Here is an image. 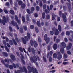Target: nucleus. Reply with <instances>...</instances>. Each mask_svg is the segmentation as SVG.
Wrapping results in <instances>:
<instances>
[{
    "mask_svg": "<svg viewBox=\"0 0 73 73\" xmlns=\"http://www.w3.org/2000/svg\"><path fill=\"white\" fill-rule=\"evenodd\" d=\"M64 58H66L67 57V54H64Z\"/></svg>",
    "mask_w": 73,
    "mask_h": 73,
    "instance_id": "obj_55",
    "label": "nucleus"
},
{
    "mask_svg": "<svg viewBox=\"0 0 73 73\" xmlns=\"http://www.w3.org/2000/svg\"><path fill=\"white\" fill-rule=\"evenodd\" d=\"M14 36L16 37L15 38V40L17 42H19V39L17 38V34H15L14 35Z\"/></svg>",
    "mask_w": 73,
    "mask_h": 73,
    "instance_id": "obj_17",
    "label": "nucleus"
},
{
    "mask_svg": "<svg viewBox=\"0 0 73 73\" xmlns=\"http://www.w3.org/2000/svg\"><path fill=\"white\" fill-rule=\"evenodd\" d=\"M5 62H8V63H9V60H7V59H5L4 60Z\"/></svg>",
    "mask_w": 73,
    "mask_h": 73,
    "instance_id": "obj_59",
    "label": "nucleus"
},
{
    "mask_svg": "<svg viewBox=\"0 0 73 73\" xmlns=\"http://www.w3.org/2000/svg\"><path fill=\"white\" fill-rule=\"evenodd\" d=\"M9 42L10 45H12L13 44V41H12V40H9Z\"/></svg>",
    "mask_w": 73,
    "mask_h": 73,
    "instance_id": "obj_30",
    "label": "nucleus"
},
{
    "mask_svg": "<svg viewBox=\"0 0 73 73\" xmlns=\"http://www.w3.org/2000/svg\"><path fill=\"white\" fill-rule=\"evenodd\" d=\"M30 28L32 29L34 28V25H31L30 26Z\"/></svg>",
    "mask_w": 73,
    "mask_h": 73,
    "instance_id": "obj_49",
    "label": "nucleus"
},
{
    "mask_svg": "<svg viewBox=\"0 0 73 73\" xmlns=\"http://www.w3.org/2000/svg\"><path fill=\"white\" fill-rule=\"evenodd\" d=\"M20 54L21 57V60L22 62V63L23 65H25V62L24 61V56H23V54L21 53V54Z\"/></svg>",
    "mask_w": 73,
    "mask_h": 73,
    "instance_id": "obj_11",
    "label": "nucleus"
},
{
    "mask_svg": "<svg viewBox=\"0 0 73 73\" xmlns=\"http://www.w3.org/2000/svg\"><path fill=\"white\" fill-rule=\"evenodd\" d=\"M33 57L34 59H33V58L32 57H31L30 58V61L32 63H33L34 62V63H36V61H37V59H38V61H40V57L38 56H37V58L36 57V56L35 55H34L33 56Z\"/></svg>",
    "mask_w": 73,
    "mask_h": 73,
    "instance_id": "obj_4",
    "label": "nucleus"
},
{
    "mask_svg": "<svg viewBox=\"0 0 73 73\" xmlns=\"http://www.w3.org/2000/svg\"><path fill=\"white\" fill-rule=\"evenodd\" d=\"M15 73H20V70H18L17 71V72L16 71H15Z\"/></svg>",
    "mask_w": 73,
    "mask_h": 73,
    "instance_id": "obj_62",
    "label": "nucleus"
},
{
    "mask_svg": "<svg viewBox=\"0 0 73 73\" xmlns=\"http://www.w3.org/2000/svg\"><path fill=\"white\" fill-rule=\"evenodd\" d=\"M59 14L60 17H62L63 19V21L65 23H66L67 20L66 19V16L64 13H62V11H60L59 12Z\"/></svg>",
    "mask_w": 73,
    "mask_h": 73,
    "instance_id": "obj_5",
    "label": "nucleus"
},
{
    "mask_svg": "<svg viewBox=\"0 0 73 73\" xmlns=\"http://www.w3.org/2000/svg\"><path fill=\"white\" fill-rule=\"evenodd\" d=\"M40 21H38L37 22V25L39 27H41V25H40Z\"/></svg>",
    "mask_w": 73,
    "mask_h": 73,
    "instance_id": "obj_37",
    "label": "nucleus"
},
{
    "mask_svg": "<svg viewBox=\"0 0 73 73\" xmlns=\"http://www.w3.org/2000/svg\"><path fill=\"white\" fill-rule=\"evenodd\" d=\"M26 19L27 21H30V19H29V17L28 15H27L26 16Z\"/></svg>",
    "mask_w": 73,
    "mask_h": 73,
    "instance_id": "obj_25",
    "label": "nucleus"
},
{
    "mask_svg": "<svg viewBox=\"0 0 73 73\" xmlns=\"http://www.w3.org/2000/svg\"><path fill=\"white\" fill-rule=\"evenodd\" d=\"M50 39L49 38H48L47 34H45L44 35V40L46 41V44H48L49 42Z\"/></svg>",
    "mask_w": 73,
    "mask_h": 73,
    "instance_id": "obj_9",
    "label": "nucleus"
},
{
    "mask_svg": "<svg viewBox=\"0 0 73 73\" xmlns=\"http://www.w3.org/2000/svg\"><path fill=\"white\" fill-rule=\"evenodd\" d=\"M53 5H51L50 6V10H52V9H53Z\"/></svg>",
    "mask_w": 73,
    "mask_h": 73,
    "instance_id": "obj_48",
    "label": "nucleus"
},
{
    "mask_svg": "<svg viewBox=\"0 0 73 73\" xmlns=\"http://www.w3.org/2000/svg\"><path fill=\"white\" fill-rule=\"evenodd\" d=\"M49 62H52V58L51 56L49 57Z\"/></svg>",
    "mask_w": 73,
    "mask_h": 73,
    "instance_id": "obj_50",
    "label": "nucleus"
},
{
    "mask_svg": "<svg viewBox=\"0 0 73 73\" xmlns=\"http://www.w3.org/2000/svg\"><path fill=\"white\" fill-rule=\"evenodd\" d=\"M46 8V4L44 5L43 6V9H45Z\"/></svg>",
    "mask_w": 73,
    "mask_h": 73,
    "instance_id": "obj_52",
    "label": "nucleus"
},
{
    "mask_svg": "<svg viewBox=\"0 0 73 73\" xmlns=\"http://www.w3.org/2000/svg\"><path fill=\"white\" fill-rule=\"evenodd\" d=\"M60 40L58 39H57L56 40V43H58V42H60Z\"/></svg>",
    "mask_w": 73,
    "mask_h": 73,
    "instance_id": "obj_51",
    "label": "nucleus"
},
{
    "mask_svg": "<svg viewBox=\"0 0 73 73\" xmlns=\"http://www.w3.org/2000/svg\"><path fill=\"white\" fill-rule=\"evenodd\" d=\"M24 39L23 38H22L21 39L23 41V43L24 44H26L27 43L26 41L28 42L29 41V40L31 38V35H30V33L28 32L27 33V36H24Z\"/></svg>",
    "mask_w": 73,
    "mask_h": 73,
    "instance_id": "obj_1",
    "label": "nucleus"
},
{
    "mask_svg": "<svg viewBox=\"0 0 73 73\" xmlns=\"http://www.w3.org/2000/svg\"><path fill=\"white\" fill-rule=\"evenodd\" d=\"M61 20V19H60V18L59 17H58L57 18V21H60Z\"/></svg>",
    "mask_w": 73,
    "mask_h": 73,
    "instance_id": "obj_61",
    "label": "nucleus"
},
{
    "mask_svg": "<svg viewBox=\"0 0 73 73\" xmlns=\"http://www.w3.org/2000/svg\"><path fill=\"white\" fill-rule=\"evenodd\" d=\"M50 50V45L48 46V50Z\"/></svg>",
    "mask_w": 73,
    "mask_h": 73,
    "instance_id": "obj_56",
    "label": "nucleus"
},
{
    "mask_svg": "<svg viewBox=\"0 0 73 73\" xmlns=\"http://www.w3.org/2000/svg\"><path fill=\"white\" fill-rule=\"evenodd\" d=\"M18 48L19 49L20 51L22 53H23V48H22L21 47H19Z\"/></svg>",
    "mask_w": 73,
    "mask_h": 73,
    "instance_id": "obj_35",
    "label": "nucleus"
},
{
    "mask_svg": "<svg viewBox=\"0 0 73 73\" xmlns=\"http://www.w3.org/2000/svg\"><path fill=\"white\" fill-rule=\"evenodd\" d=\"M57 57V55L56 53H54L53 54V57L54 58H56Z\"/></svg>",
    "mask_w": 73,
    "mask_h": 73,
    "instance_id": "obj_26",
    "label": "nucleus"
},
{
    "mask_svg": "<svg viewBox=\"0 0 73 73\" xmlns=\"http://www.w3.org/2000/svg\"><path fill=\"white\" fill-rule=\"evenodd\" d=\"M43 58L44 61V62H47V60H46V58H45V57L44 56H43Z\"/></svg>",
    "mask_w": 73,
    "mask_h": 73,
    "instance_id": "obj_41",
    "label": "nucleus"
},
{
    "mask_svg": "<svg viewBox=\"0 0 73 73\" xmlns=\"http://www.w3.org/2000/svg\"><path fill=\"white\" fill-rule=\"evenodd\" d=\"M63 8L64 11H66L67 9V7L66 6H63Z\"/></svg>",
    "mask_w": 73,
    "mask_h": 73,
    "instance_id": "obj_39",
    "label": "nucleus"
},
{
    "mask_svg": "<svg viewBox=\"0 0 73 73\" xmlns=\"http://www.w3.org/2000/svg\"><path fill=\"white\" fill-rule=\"evenodd\" d=\"M66 35L67 36H70V33L69 31H67L66 33Z\"/></svg>",
    "mask_w": 73,
    "mask_h": 73,
    "instance_id": "obj_40",
    "label": "nucleus"
},
{
    "mask_svg": "<svg viewBox=\"0 0 73 73\" xmlns=\"http://www.w3.org/2000/svg\"><path fill=\"white\" fill-rule=\"evenodd\" d=\"M26 11L27 13H28V14H29V15H30V14H31V11H30L29 9H26Z\"/></svg>",
    "mask_w": 73,
    "mask_h": 73,
    "instance_id": "obj_31",
    "label": "nucleus"
},
{
    "mask_svg": "<svg viewBox=\"0 0 73 73\" xmlns=\"http://www.w3.org/2000/svg\"><path fill=\"white\" fill-rule=\"evenodd\" d=\"M23 69L24 70L25 72L26 73H27V69L25 68V67L24 66L23 67Z\"/></svg>",
    "mask_w": 73,
    "mask_h": 73,
    "instance_id": "obj_32",
    "label": "nucleus"
},
{
    "mask_svg": "<svg viewBox=\"0 0 73 73\" xmlns=\"http://www.w3.org/2000/svg\"><path fill=\"white\" fill-rule=\"evenodd\" d=\"M58 28L59 32H61V31L62 29L61 26V25H59L58 26Z\"/></svg>",
    "mask_w": 73,
    "mask_h": 73,
    "instance_id": "obj_27",
    "label": "nucleus"
},
{
    "mask_svg": "<svg viewBox=\"0 0 73 73\" xmlns=\"http://www.w3.org/2000/svg\"><path fill=\"white\" fill-rule=\"evenodd\" d=\"M30 44L31 46H33L34 44V46L35 48H37L38 45V44H37V42L35 41L33 42V40L32 39L30 40Z\"/></svg>",
    "mask_w": 73,
    "mask_h": 73,
    "instance_id": "obj_7",
    "label": "nucleus"
},
{
    "mask_svg": "<svg viewBox=\"0 0 73 73\" xmlns=\"http://www.w3.org/2000/svg\"><path fill=\"white\" fill-rule=\"evenodd\" d=\"M53 48L54 50H56L57 49V44H54L53 45Z\"/></svg>",
    "mask_w": 73,
    "mask_h": 73,
    "instance_id": "obj_18",
    "label": "nucleus"
},
{
    "mask_svg": "<svg viewBox=\"0 0 73 73\" xmlns=\"http://www.w3.org/2000/svg\"><path fill=\"white\" fill-rule=\"evenodd\" d=\"M2 54L4 56V57H7L8 56V53L6 52H3L2 53Z\"/></svg>",
    "mask_w": 73,
    "mask_h": 73,
    "instance_id": "obj_20",
    "label": "nucleus"
},
{
    "mask_svg": "<svg viewBox=\"0 0 73 73\" xmlns=\"http://www.w3.org/2000/svg\"><path fill=\"white\" fill-rule=\"evenodd\" d=\"M39 5L40 7H42L43 5V4L42 3V2L40 1L39 2Z\"/></svg>",
    "mask_w": 73,
    "mask_h": 73,
    "instance_id": "obj_44",
    "label": "nucleus"
},
{
    "mask_svg": "<svg viewBox=\"0 0 73 73\" xmlns=\"http://www.w3.org/2000/svg\"><path fill=\"white\" fill-rule=\"evenodd\" d=\"M10 57H11V60L13 61H15V60H16V57L14 55H11L10 56Z\"/></svg>",
    "mask_w": 73,
    "mask_h": 73,
    "instance_id": "obj_15",
    "label": "nucleus"
},
{
    "mask_svg": "<svg viewBox=\"0 0 73 73\" xmlns=\"http://www.w3.org/2000/svg\"><path fill=\"white\" fill-rule=\"evenodd\" d=\"M45 17V13L43 12L42 13V18L43 19H44Z\"/></svg>",
    "mask_w": 73,
    "mask_h": 73,
    "instance_id": "obj_29",
    "label": "nucleus"
},
{
    "mask_svg": "<svg viewBox=\"0 0 73 73\" xmlns=\"http://www.w3.org/2000/svg\"><path fill=\"white\" fill-rule=\"evenodd\" d=\"M3 20L0 19V23H2L3 25H5V23H7V22L9 21V17L8 16H3Z\"/></svg>",
    "mask_w": 73,
    "mask_h": 73,
    "instance_id": "obj_2",
    "label": "nucleus"
},
{
    "mask_svg": "<svg viewBox=\"0 0 73 73\" xmlns=\"http://www.w3.org/2000/svg\"><path fill=\"white\" fill-rule=\"evenodd\" d=\"M11 24L13 26L15 27L16 26L17 29L18 30L19 29V26H18V25H17V23L16 22L15 23V21L13 20L11 21Z\"/></svg>",
    "mask_w": 73,
    "mask_h": 73,
    "instance_id": "obj_8",
    "label": "nucleus"
},
{
    "mask_svg": "<svg viewBox=\"0 0 73 73\" xmlns=\"http://www.w3.org/2000/svg\"><path fill=\"white\" fill-rule=\"evenodd\" d=\"M1 62L3 64L5 65V66L6 68H8V67H9V64L7 63L5 64V62H4V60H2L1 61Z\"/></svg>",
    "mask_w": 73,
    "mask_h": 73,
    "instance_id": "obj_14",
    "label": "nucleus"
},
{
    "mask_svg": "<svg viewBox=\"0 0 73 73\" xmlns=\"http://www.w3.org/2000/svg\"><path fill=\"white\" fill-rule=\"evenodd\" d=\"M9 68H10L11 69H13V67L12 65H10L9 66Z\"/></svg>",
    "mask_w": 73,
    "mask_h": 73,
    "instance_id": "obj_58",
    "label": "nucleus"
},
{
    "mask_svg": "<svg viewBox=\"0 0 73 73\" xmlns=\"http://www.w3.org/2000/svg\"><path fill=\"white\" fill-rule=\"evenodd\" d=\"M72 43H70L69 44L68 46H66V49L67 50H69V49H71V48L72 47Z\"/></svg>",
    "mask_w": 73,
    "mask_h": 73,
    "instance_id": "obj_13",
    "label": "nucleus"
},
{
    "mask_svg": "<svg viewBox=\"0 0 73 73\" xmlns=\"http://www.w3.org/2000/svg\"><path fill=\"white\" fill-rule=\"evenodd\" d=\"M27 69L30 73L33 72V73H38V72L36 68L34 69L33 67H31L30 66H28L27 67Z\"/></svg>",
    "mask_w": 73,
    "mask_h": 73,
    "instance_id": "obj_3",
    "label": "nucleus"
},
{
    "mask_svg": "<svg viewBox=\"0 0 73 73\" xmlns=\"http://www.w3.org/2000/svg\"><path fill=\"white\" fill-rule=\"evenodd\" d=\"M71 27H73V20L71 21Z\"/></svg>",
    "mask_w": 73,
    "mask_h": 73,
    "instance_id": "obj_64",
    "label": "nucleus"
},
{
    "mask_svg": "<svg viewBox=\"0 0 73 73\" xmlns=\"http://www.w3.org/2000/svg\"><path fill=\"white\" fill-rule=\"evenodd\" d=\"M23 29H24L25 31H26L27 30V27L25 26H23Z\"/></svg>",
    "mask_w": 73,
    "mask_h": 73,
    "instance_id": "obj_57",
    "label": "nucleus"
},
{
    "mask_svg": "<svg viewBox=\"0 0 73 73\" xmlns=\"http://www.w3.org/2000/svg\"><path fill=\"white\" fill-rule=\"evenodd\" d=\"M19 31H20V32H21V33H23V28H20Z\"/></svg>",
    "mask_w": 73,
    "mask_h": 73,
    "instance_id": "obj_42",
    "label": "nucleus"
},
{
    "mask_svg": "<svg viewBox=\"0 0 73 73\" xmlns=\"http://www.w3.org/2000/svg\"><path fill=\"white\" fill-rule=\"evenodd\" d=\"M25 4L24 3H23L21 5V7L22 9H24V8H25Z\"/></svg>",
    "mask_w": 73,
    "mask_h": 73,
    "instance_id": "obj_28",
    "label": "nucleus"
},
{
    "mask_svg": "<svg viewBox=\"0 0 73 73\" xmlns=\"http://www.w3.org/2000/svg\"><path fill=\"white\" fill-rule=\"evenodd\" d=\"M31 52L33 54H36L35 52V49L33 48H32L31 49Z\"/></svg>",
    "mask_w": 73,
    "mask_h": 73,
    "instance_id": "obj_19",
    "label": "nucleus"
},
{
    "mask_svg": "<svg viewBox=\"0 0 73 73\" xmlns=\"http://www.w3.org/2000/svg\"><path fill=\"white\" fill-rule=\"evenodd\" d=\"M58 57L57 59L58 60H61L62 57V56L61 54V53L60 52H58L57 54Z\"/></svg>",
    "mask_w": 73,
    "mask_h": 73,
    "instance_id": "obj_10",
    "label": "nucleus"
},
{
    "mask_svg": "<svg viewBox=\"0 0 73 73\" xmlns=\"http://www.w3.org/2000/svg\"><path fill=\"white\" fill-rule=\"evenodd\" d=\"M15 20L17 21V22L18 23V24H21V21L20 20H19V19H18V17H17V16L16 15L15 16Z\"/></svg>",
    "mask_w": 73,
    "mask_h": 73,
    "instance_id": "obj_12",
    "label": "nucleus"
},
{
    "mask_svg": "<svg viewBox=\"0 0 73 73\" xmlns=\"http://www.w3.org/2000/svg\"><path fill=\"white\" fill-rule=\"evenodd\" d=\"M36 9L37 11H38L40 9V7H39V6H36Z\"/></svg>",
    "mask_w": 73,
    "mask_h": 73,
    "instance_id": "obj_54",
    "label": "nucleus"
},
{
    "mask_svg": "<svg viewBox=\"0 0 73 73\" xmlns=\"http://www.w3.org/2000/svg\"><path fill=\"white\" fill-rule=\"evenodd\" d=\"M35 29L36 33H38V32H39V30H38V28L37 27H35Z\"/></svg>",
    "mask_w": 73,
    "mask_h": 73,
    "instance_id": "obj_34",
    "label": "nucleus"
},
{
    "mask_svg": "<svg viewBox=\"0 0 73 73\" xmlns=\"http://www.w3.org/2000/svg\"><path fill=\"white\" fill-rule=\"evenodd\" d=\"M18 4L19 5H21L23 4V2L21 1H18Z\"/></svg>",
    "mask_w": 73,
    "mask_h": 73,
    "instance_id": "obj_36",
    "label": "nucleus"
},
{
    "mask_svg": "<svg viewBox=\"0 0 73 73\" xmlns=\"http://www.w3.org/2000/svg\"><path fill=\"white\" fill-rule=\"evenodd\" d=\"M46 19L47 20H49L50 19V15H47L46 16Z\"/></svg>",
    "mask_w": 73,
    "mask_h": 73,
    "instance_id": "obj_38",
    "label": "nucleus"
},
{
    "mask_svg": "<svg viewBox=\"0 0 73 73\" xmlns=\"http://www.w3.org/2000/svg\"><path fill=\"white\" fill-rule=\"evenodd\" d=\"M12 65L15 69H16V67H17V68H19V65L17 63H16L15 65V64L13 63Z\"/></svg>",
    "mask_w": 73,
    "mask_h": 73,
    "instance_id": "obj_16",
    "label": "nucleus"
},
{
    "mask_svg": "<svg viewBox=\"0 0 73 73\" xmlns=\"http://www.w3.org/2000/svg\"><path fill=\"white\" fill-rule=\"evenodd\" d=\"M22 20L23 21V23H25V17L24 16H22Z\"/></svg>",
    "mask_w": 73,
    "mask_h": 73,
    "instance_id": "obj_24",
    "label": "nucleus"
},
{
    "mask_svg": "<svg viewBox=\"0 0 73 73\" xmlns=\"http://www.w3.org/2000/svg\"><path fill=\"white\" fill-rule=\"evenodd\" d=\"M50 34L51 35H54V32L53 31H51L50 32Z\"/></svg>",
    "mask_w": 73,
    "mask_h": 73,
    "instance_id": "obj_53",
    "label": "nucleus"
},
{
    "mask_svg": "<svg viewBox=\"0 0 73 73\" xmlns=\"http://www.w3.org/2000/svg\"><path fill=\"white\" fill-rule=\"evenodd\" d=\"M9 28L10 31L11 32H12L13 31V30L12 29V28L11 27V26H9Z\"/></svg>",
    "mask_w": 73,
    "mask_h": 73,
    "instance_id": "obj_43",
    "label": "nucleus"
},
{
    "mask_svg": "<svg viewBox=\"0 0 73 73\" xmlns=\"http://www.w3.org/2000/svg\"><path fill=\"white\" fill-rule=\"evenodd\" d=\"M31 13H33L35 11V8L33 7H32L31 8Z\"/></svg>",
    "mask_w": 73,
    "mask_h": 73,
    "instance_id": "obj_33",
    "label": "nucleus"
},
{
    "mask_svg": "<svg viewBox=\"0 0 73 73\" xmlns=\"http://www.w3.org/2000/svg\"><path fill=\"white\" fill-rule=\"evenodd\" d=\"M59 34V31L58 29H56L55 32V35H58Z\"/></svg>",
    "mask_w": 73,
    "mask_h": 73,
    "instance_id": "obj_21",
    "label": "nucleus"
},
{
    "mask_svg": "<svg viewBox=\"0 0 73 73\" xmlns=\"http://www.w3.org/2000/svg\"><path fill=\"white\" fill-rule=\"evenodd\" d=\"M9 13L12 15H14L15 14V12L13 10H10L9 11Z\"/></svg>",
    "mask_w": 73,
    "mask_h": 73,
    "instance_id": "obj_22",
    "label": "nucleus"
},
{
    "mask_svg": "<svg viewBox=\"0 0 73 73\" xmlns=\"http://www.w3.org/2000/svg\"><path fill=\"white\" fill-rule=\"evenodd\" d=\"M12 40L15 45H17V42H16V40L14 38H12Z\"/></svg>",
    "mask_w": 73,
    "mask_h": 73,
    "instance_id": "obj_23",
    "label": "nucleus"
},
{
    "mask_svg": "<svg viewBox=\"0 0 73 73\" xmlns=\"http://www.w3.org/2000/svg\"><path fill=\"white\" fill-rule=\"evenodd\" d=\"M38 41L39 42H41V39L40 38H38Z\"/></svg>",
    "mask_w": 73,
    "mask_h": 73,
    "instance_id": "obj_63",
    "label": "nucleus"
},
{
    "mask_svg": "<svg viewBox=\"0 0 73 73\" xmlns=\"http://www.w3.org/2000/svg\"><path fill=\"white\" fill-rule=\"evenodd\" d=\"M19 69L21 72H22V73H23V72H24V70H23V69L22 67H20Z\"/></svg>",
    "mask_w": 73,
    "mask_h": 73,
    "instance_id": "obj_47",
    "label": "nucleus"
},
{
    "mask_svg": "<svg viewBox=\"0 0 73 73\" xmlns=\"http://www.w3.org/2000/svg\"><path fill=\"white\" fill-rule=\"evenodd\" d=\"M56 17V15H52V20H56V18H55Z\"/></svg>",
    "mask_w": 73,
    "mask_h": 73,
    "instance_id": "obj_45",
    "label": "nucleus"
},
{
    "mask_svg": "<svg viewBox=\"0 0 73 73\" xmlns=\"http://www.w3.org/2000/svg\"><path fill=\"white\" fill-rule=\"evenodd\" d=\"M68 7L69 9L70 10V9H71V5L70 4L68 3Z\"/></svg>",
    "mask_w": 73,
    "mask_h": 73,
    "instance_id": "obj_46",
    "label": "nucleus"
},
{
    "mask_svg": "<svg viewBox=\"0 0 73 73\" xmlns=\"http://www.w3.org/2000/svg\"><path fill=\"white\" fill-rule=\"evenodd\" d=\"M4 12H5V13H6V14H7V13H8V11L6 9L4 10Z\"/></svg>",
    "mask_w": 73,
    "mask_h": 73,
    "instance_id": "obj_60",
    "label": "nucleus"
},
{
    "mask_svg": "<svg viewBox=\"0 0 73 73\" xmlns=\"http://www.w3.org/2000/svg\"><path fill=\"white\" fill-rule=\"evenodd\" d=\"M60 45L62 46L63 48H62L60 49V52L62 53H64L65 51H64V48L66 47V44L64 42H62L60 44Z\"/></svg>",
    "mask_w": 73,
    "mask_h": 73,
    "instance_id": "obj_6",
    "label": "nucleus"
}]
</instances>
